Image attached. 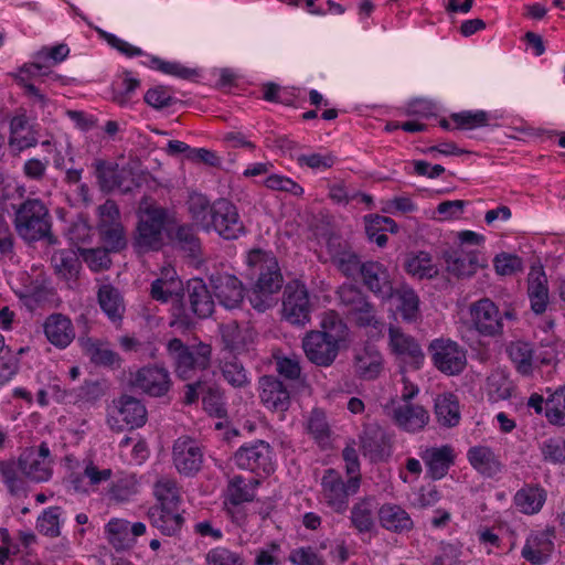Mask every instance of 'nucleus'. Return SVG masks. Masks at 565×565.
Instances as JSON below:
<instances>
[{
	"label": "nucleus",
	"instance_id": "1",
	"mask_svg": "<svg viewBox=\"0 0 565 565\" xmlns=\"http://www.w3.org/2000/svg\"><path fill=\"white\" fill-rule=\"evenodd\" d=\"M247 264L257 274V279L249 301L257 311H265L271 306V295L282 286V276L277 259L263 250H252Z\"/></svg>",
	"mask_w": 565,
	"mask_h": 565
},
{
	"label": "nucleus",
	"instance_id": "2",
	"mask_svg": "<svg viewBox=\"0 0 565 565\" xmlns=\"http://www.w3.org/2000/svg\"><path fill=\"white\" fill-rule=\"evenodd\" d=\"M167 218L163 207L147 202L141 204L134 236V247L138 253L154 252L163 247Z\"/></svg>",
	"mask_w": 565,
	"mask_h": 565
},
{
	"label": "nucleus",
	"instance_id": "3",
	"mask_svg": "<svg viewBox=\"0 0 565 565\" xmlns=\"http://www.w3.org/2000/svg\"><path fill=\"white\" fill-rule=\"evenodd\" d=\"M320 501L331 511L343 514L349 508L350 497L359 492L361 476L343 479L341 473L334 469H327L320 482Z\"/></svg>",
	"mask_w": 565,
	"mask_h": 565
},
{
	"label": "nucleus",
	"instance_id": "4",
	"mask_svg": "<svg viewBox=\"0 0 565 565\" xmlns=\"http://www.w3.org/2000/svg\"><path fill=\"white\" fill-rule=\"evenodd\" d=\"M14 225L21 238L36 242L50 234L51 217L47 207L39 199H28L15 211Z\"/></svg>",
	"mask_w": 565,
	"mask_h": 565
},
{
	"label": "nucleus",
	"instance_id": "5",
	"mask_svg": "<svg viewBox=\"0 0 565 565\" xmlns=\"http://www.w3.org/2000/svg\"><path fill=\"white\" fill-rule=\"evenodd\" d=\"M168 353L173 360L175 372L182 380L193 379L198 372L204 371L210 365L211 348L207 344H199L189 348L180 339H172L167 345Z\"/></svg>",
	"mask_w": 565,
	"mask_h": 565
},
{
	"label": "nucleus",
	"instance_id": "6",
	"mask_svg": "<svg viewBox=\"0 0 565 565\" xmlns=\"http://www.w3.org/2000/svg\"><path fill=\"white\" fill-rule=\"evenodd\" d=\"M468 317L471 329L479 335L486 338H497L502 335L504 329V318H512L510 311L502 313L499 307L489 298H481L470 303Z\"/></svg>",
	"mask_w": 565,
	"mask_h": 565
},
{
	"label": "nucleus",
	"instance_id": "7",
	"mask_svg": "<svg viewBox=\"0 0 565 565\" xmlns=\"http://www.w3.org/2000/svg\"><path fill=\"white\" fill-rule=\"evenodd\" d=\"M233 460L239 469L257 475L268 476L275 470L274 451L264 440L242 445L234 454Z\"/></svg>",
	"mask_w": 565,
	"mask_h": 565
},
{
	"label": "nucleus",
	"instance_id": "8",
	"mask_svg": "<svg viewBox=\"0 0 565 565\" xmlns=\"http://www.w3.org/2000/svg\"><path fill=\"white\" fill-rule=\"evenodd\" d=\"M147 420V409L136 397L122 395L113 401L108 413V424L114 430L141 427Z\"/></svg>",
	"mask_w": 565,
	"mask_h": 565
},
{
	"label": "nucleus",
	"instance_id": "9",
	"mask_svg": "<svg viewBox=\"0 0 565 565\" xmlns=\"http://www.w3.org/2000/svg\"><path fill=\"white\" fill-rule=\"evenodd\" d=\"M215 231L225 239H236L245 233L243 221L234 203L218 199L212 204V217L206 232Z\"/></svg>",
	"mask_w": 565,
	"mask_h": 565
},
{
	"label": "nucleus",
	"instance_id": "10",
	"mask_svg": "<svg viewBox=\"0 0 565 565\" xmlns=\"http://www.w3.org/2000/svg\"><path fill=\"white\" fill-rule=\"evenodd\" d=\"M130 385L136 391L152 397L164 396L171 388L169 371L157 364H148L131 373Z\"/></svg>",
	"mask_w": 565,
	"mask_h": 565
},
{
	"label": "nucleus",
	"instance_id": "11",
	"mask_svg": "<svg viewBox=\"0 0 565 565\" xmlns=\"http://www.w3.org/2000/svg\"><path fill=\"white\" fill-rule=\"evenodd\" d=\"M307 359L317 366L328 367L337 359L343 342L318 331H310L302 338Z\"/></svg>",
	"mask_w": 565,
	"mask_h": 565
},
{
	"label": "nucleus",
	"instance_id": "12",
	"mask_svg": "<svg viewBox=\"0 0 565 565\" xmlns=\"http://www.w3.org/2000/svg\"><path fill=\"white\" fill-rule=\"evenodd\" d=\"M338 292L341 302L349 308V313L359 326L382 329L383 323L377 319L374 307L361 291L351 285H343Z\"/></svg>",
	"mask_w": 565,
	"mask_h": 565
},
{
	"label": "nucleus",
	"instance_id": "13",
	"mask_svg": "<svg viewBox=\"0 0 565 565\" xmlns=\"http://www.w3.org/2000/svg\"><path fill=\"white\" fill-rule=\"evenodd\" d=\"M50 448L41 444L38 449H28L18 460V468L21 475L32 482H46L52 477V461Z\"/></svg>",
	"mask_w": 565,
	"mask_h": 565
},
{
	"label": "nucleus",
	"instance_id": "14",
	"mask_svg": "<svg viewBox=\"0 0 565 565\" xmlns=\"http://www.w3.org/2000/svg\"><path fill=\"white\" fill-rule=\"evenodd\" d=\"M429 350L435 366L446 374H458L466 366V353L455 341L436 339Z\"/></svg>",
	"mask_w": 565,
	"mask_h": 565
},
{
	"label": "nucleus",
	"instance_id": "15",
	"mask_svg": "<svg viewBox=\"0 0 565 565\" xmlns=\"http://www.w3.org/2000/svg\"><path fill=\"white\" fill-rule=\"evenodd\" d=\"M172 460L177 470L184 476H194L203 463V452L199 444L186 437L178 438L172 448Z\"/></svg>",
	"mask_w": 565,
	"mask_h": 565
},
{
	"label": "nucleus",
	"instance_id": "16",
	"mask_svg": "<svg viewBox=\"0 0 565 565\" xmlns=\"http://www.w3.org/2000/svg\"><path fill=\"white\" fill-rule=\"evenodd\" d=\"M284 316L292 324H305L309 321L310 303L305 285L295 281L285 290Z\"/></svg>",
	"mask_w": 565,
	"mask_h": 565
},
{
	"label": "nucleus",
	"instance_id": "17",
	"mask_svg": "<svg viewBox=\"0 0 565 565\" xmlns=\"http://www.w3.org/2000/svg\"><path fill=\"white\" fill-rule=\"evenodd\" d=\"M447 271L458 278L470 277L483 266L477 248L456 247L445 255Z\"/></svg>",
	"mask_w": 565,
	"mask_h": 565
},
{
	"label": "nucleus",
	"instance_id": "18",
	"mask_svg": "<svg viewBox=\"0 0 565 565\" xmlns=\"http://www.w3.org/2000/svg\"><path fill=\"white\" fill-rule=\"evenodd\" d=\"M220 331L225 349L238 354L248 351L256 338L254 328L248 323L231 321L222 324Z\"/></svg>",
	"mask_w": 565,
	"mask_h": 565
},
{
	"label": "nucleus",
	"instance_id": "19",
	"mask_svg": "<svg viewBox=\"0 0 565 565\" xmlns=\"http://www.w3.org/2000/svg\"><path fill=\"white\" fill-rule=\"evenodd\" d=\"M553 537L554 533L548 529L531 532L522 548V557L534 565L547 562L554 550Z\"/></svg>",
	"mask_w": 565,
	"mask_h": 565
},
{
	"label": "nucleus",
	"instance_id": "20",
	"mask_svg": "<svg viewBox=\"0 0 565 565\" xmlns=\"http://www.w3.org/2000/svg\"><path fill=\"white\" fill-rule=\"evenodd\" d=\"M365 286L377 297L391 299L393 284L387 268L379 262H366L360 268Z\"/></svg>",
	"mask_w": 565,
	"mask_h": 565
},
{
	"label": "nucleus",
	"instance_id": "21",
	"mask_svg": "<svg viewBox=\"0 0 565 565\" xmlns=\"http://www.w3.org/2000/svg\"><path fill=\"white\" fill-rule=\"evenodd\" d=\"M214 296L226 309L239 307L244 299L242 282L233 275H217L211 278Z\"/></svg>",
	"mask_w": 565,
	"mask_h": 565
},
{
	"label": "nucleus",
	"instance_id": "22",
	"mask_svg": "<svg viewBox=\"0 0 565 565\" xmlns=\"http://www.w3.org/2000/svg\"><path fill=\"white\" fill-rule=\"evenodd\" d=\"M390 344L393 352L411 367L417 370L424 362V353L414 338L396 328H390Z\"/></svg>",
	"mask_w": 565,
	"mask_h": 565
},
{
	"label": "nucleus",
	"instance_id": "23",
	"mask_svg": "<svg viewBox=\"0 0 565 565\" xmlns=\"http://www.w3.org/2000/svg\"><path fill=\"white\" fill-rule=\"evenodd\" d=\"M392 418L399 428L409 433H416L428 424L429 413L422 405L403 403L393 406Z\"/></svg>",
	"mask_w": 565,
	"mask_h": 565
},
{
	"label": "nucleus",
	"instance_id": "24",
	"mask_svg": "<svg viewBox=\"0 0 565 565\" xmlns=\"http://www.w3.org/2000/svg\"><path fill=\"white\" fill-rule=\"evenodd\" d=\"M47 341L58 349L67 348L75 339V329L72 320L62 315H50L43 324Z\"/></svg>",
	"mask_w": 565,
	"mask_h": 565
},
{
	"label": "nucleus",
	"instance_id": "25",
	"mask_svg": "<svg viewBox=\"0 0 565 565\" xmlns=\"http://www.w3.org/2000/svg\"><path fill=\"white\" fill-rule=\"evenodd\" d=\"M419 456L427 467L428 475L439 480L444 478L455 460V452L451 446L427 447L422 449Z\"/></svg>",
	"mask_w": 565,
	"mask_h": 565
},
{
	"label": "nucleus",
	"instance_id": "26",
	"mask_svg": "<svg viewBox=\"0 0 565 565\" xmlns=\"http://www.w3.org/2000/svg\"><path fill=\"white\" fill-rule=\"evenodd\" d=\"M259 397L269 409L284 412L290 403V395L286 386L276 377L266 375L259 380Z\"/></svg>",
	"mask_w": 565,
	"mask_h": 565
},
{
	"label": "nucleus",
	"instance_id": "27",
	"mask_svg": "<svg viewBox=\"0 0 565 565\" xmlns=\"http://www.w3.org/2000/svg\"><path fill=\"white\" fill-rule=\"evenodd\" d=\"M377 503L374 497L359 498L350 510L351 526L359 533H370L375 527Z\"/></svg>",
	"mask_w": 565,
	"mask_h": 565
},
{
	"label": "nucleus",
	"instance_id": "28",
	"mask_svg": "<svg viewBox=\"0 0 565 565\" xmlns=\"http://www.w3.org/2000/svg\"><path fill=\"white\" fill-rule=\"evenodd\" d=\"M151 524L164 535L177 534L183 524V518L179 507H166L154 504L148 511Z\"/></svg>",
	"mask_w": 565,
	"mask_h": 565
},
{
	"label": "nucleus",
	"instance_id": "29",
	"mask_svg": "<svg viewBox=\"0 0 565 565\" xmlns=\"http://www.w3.org/2000/svg\"><path fill=\"white\" fill-rule=\"evenodd\" d=\"M527 295L531 303V309L541 315L546 310L548 305V287L547 277L541 267H534L530 270L527 276Z\"/></svg>",
	"mask_w": 565,
	"mask_h": 565
},
{
	"label": "nucleus",
	"instance_id": "30",
	"mask_svg": "<svg viewBox=\"0 0 565 565\" xmlns=\"http://www.w3.org/2000/svg\"><path fill=\"white\" fill-rule=\"evenodd\" d=\"M546 501V491L533 484H525L513 497L515 509L526 515L539 513Z\"/></svg>",
	"mask_w": 565,
	"mask_h": 565
},
{
	"label": "nucleus",
	"instance_id": "31",
	"mask_svg": "<svg viewBox=\"0 0 565 565\" xmlns=\"http://www.w3.org/2000/svg\"><path fill=\"white\" fill-rule=\"evenodd\" d=\"M434 412L439 425L455 427L461 418L458 397L450 392L438 394L434 399Z\"/></svg>",
	"mask_w": 565,
	"mask_h": 565
},
{
	"label": "nucleus",
	"instance_id": "32",
	"mask_svg": "<svg viewBox=\"0 0 565 565\" xmlns=\"http://www.w3.org/2000/svg\"><path fill=\"white\" fill-rule=\"evenodd\" d=\"M381 525L392 532L402 533L413 529V520L409 514L399 505L384 503L377 510Z\"/></svg>",
	"mask_w": 565,
	"mask_h": 565
},
{
	"label": "nucleus",
	"instance_id": "33",
	"mask_svg": "<svg viewBox=\"0 0 565 565\" xmlns=\"http://www.w3.org/2000/svg\"><path fill=\"white\" fill-rule=\"evenodd\" d=\"M383 370L382 354L374 347H364L356 351L354 371L364 380L376 379Z\"/></svg>",
	"mask_w": 565,
	"mask_h": 565
},
{
	"label": "nucleus",
	"instance_id": "34",
	"mask_svg": "<svg viewBox=\"0 0 565 565\" xmlns=\"http://www.w3.org/2000/svg\"><path fill=\"white\" fill-rule=\"evenodd\" d=\"M38 143L36 132L24 116H15L10 121L9 146L12 151H23Z\"/></svg>",
	"mask_w": 565,
	"mask_h": 565
},
{
	"label": "nucleus",
	"instance_id": "35",
	"mask_svg": "<svg viewBox=\"0 0 565 565\" xmlns=\"http://www.w3.org/2000/svg\"><path fill=\"white\" fill-rule=\"evenodd\" d=\"M469 463L481 475L493 477L501 471V463L494 451L488 446H475L467 452Z\"/></svg>",
	"mask_w": 565,
	"mask_h": 565
},
{
	"label": "nucleus",
	"instance_id": "36",
	"mask_svg": "<svg viewBox=\"0 0 565 565\" xmlns=\"http://www.w3.org/2000/svg\"><path fill=\"white\" fill-rule=\"evenodd\" d=\"M395 301L396 311L399 312L404 321L415 322L419 316V297L409 286H402L396 290L393 289L391 297Z\"/></svg>",
	"mask_w": 565,
	"mask_h": 565
},
{
	"label": "nucleus",
	"instance_id": "37",
	"mask_svg": "<svg viewBox=\"0 0 565 565\" xmlns=\"http://www.w3.org/2000/svg\"><path fill=\"white\" fill-rule=\"evenodd\" d=\"M95 173L103 190L114 191L120 190L127 192L130 190L129 185L124 184V178L129 174L125 170H119L117 166L97 160L95 163Z\"/></svg>",
	"mask_w": 565,
	"mask_h": 565
},
{
	"label": "nucleus",
	"instance_id": "38",
	"mask_svg": "<svg viewBox=\"0 0 565 565\" xmlns=\"http://www.w3.org/2000/svg\"><path fill=\"white\" fill-rule=\"evenodd\" d=\"M189 301L192 311L199 318H207L214 310V301L205 284L201 279H192L188 284Z\"/></svg>",
	"mask_w": 565,
	"mask_h": 565
},
{
	"label": "nucleus",
	"instance_id": "39",
	"mask_svg": "<svg viewBox=\"0 0 565 565\" xmlns=\"http://www.w3.org/2000/svg\"><path fill=\"white\" fill-rule=\"evenodd\" d=\"M507 353L521 375L530 376L533 374L534 351L529 342L513 341L507 347Z\"/></svg>",
	"mask_w": 565,
	"mask_h": 565
},
{
	"label": "nucleus",
	"instance_id": "40",
	"mask_svg": "<svg viewBox=\"0 0 565 565\" xmlns=\"http://www.w3.org/2000/svg\"><path fill=\"white\" fill-rule=\"evenodd\" d=\"M404 267L408 275L417 279H431L438 275V266L427 252L408 255Z\"/></svg>",
	"mask_w": 565,
	"mask_h": 565
},
{
	"label": "nucleus",
	"instance_id": "41",
	"mask_svg": "<svg viewBox=\"0 0 565 565\" xmlns=\"http://www.w3.org/2000/svg\"><path fill=\"white\" fill-rule=\"evenodd\" d=\"M329 253L334 266L345 276L351 277L360 270V259L358 255L347 244L329 243Z\"/></svg>",
	"mask_w": 565,
	"mask_h": 565
},
{
	"label": "nucleus",
	"instance_id": "42",
	"mask_svg": "<svg viewBox=\"0 0 565 565\" xmlns=\"http://www.w3.org/2000/svg\"><path fill=\"white\" fill-rule=\"evenodd\" d=\"M98 303L113 322L121 320L125 305L120 292L111 285H102L98 289Z\"/></svg>",
	"mask_w": 565,
	"mask_h": 565
},
{
	"label": "nucleus",
	"instance_id": "43",
	"mask_svg": "<svg viewBox=\"0 0 565 565\" xmlns=\"http://www.w3.org/2000/svg\"><path fill=\"white\" fill-rule=\"evenodd\" d=\"M258 483L259 481L255 478L245 479L242 476H234L228 481L226 498L233 504L249 502L255 497Z\"/></svg>",
	"mask_w": 565,
	"mask_h": 565
},
{
	"label": "nucleus",
	"instance_id": "44",
	"mask_svg": "<svg viewBox=\"0 0 565 565\" xmlns=\"http://www.w3.org/2000/svg\"><path fill=\"white\" fill-rule=\"evenodd\" d=\"M129 530L130 522L122 519L110 520L105 527L109 544L117 551L131 548L135 545V540Z\"/></svg>",
	"mask_w": 565,
	"mask_h": 565
},
{
	"label": "nucleus",
	"instance_id": "45",
	"mask_svg": "<svg viewBox=\"0 0 565 565\" xmlns=\"http://www.w3.org/2000/svg\"><path fill=\"white\" fill-rule=\"evenodd\" d=\"M64 523V513L60 507H49L36 520L38 531L49 537H57Z\"/></svg>",
	"mask_w": 565,
	"mask_h": 565
},
{
	"label": "nucleus",
	"instance_id": "46",
	"mask_svg": "<svg viewBox=\"0 0 565 565\" xmlns=\"http://www.w3.org/2000/svg\"><path fill=\"white\" fill-rule=\"evenodd\" d=\"M175 271L173 269H166L163 277L158 278L152 282L151 296L153 299L167 302L173 296H178L181 288V281L174 278Z\"/></svg>",
	"mask_w": 565,
	"mask_h": 565
},
{
	"label": "nucleus",
	"instance_id": "47",
	"mask_svg": "<svg viewBox=\"0 0 565 565\" xmlns=\"http://www.w3.org/2000/svg\"><path fill=\"white\" fill-rule=\"evenodd\" d=\"M487 391L493 402L504 401L511 397L513 383L504 371L495 370L487 379Z\"/></svg>",
	"mask_w": 565,
	"mask_h": 565
},
{
	"label": "nucleus",
	"instance_id": "48",
	"mask_svg": "<svg viewBox=\"0 0 565 565\" xmlns=\"http://www.w3.org/2000/svg\"><path fill=\"white\" fill-rule=\"evenodd\" d=\"M85 353L90 361L98 365L104 366H120L121 359L118 353L114 352L106 344L87 340L84 343Z\"/></svg>",
	"mask_w": 565,
	"mask_h": 565
},
{
	"label": "nucleus",
	"instance_id": "49",
	"mask_svg": "<svg viewBox=\"0 0 565 565\" xmlns=\"http://www.w3.org/2000/svg\"><path fill=\"white\" fill-rule=\"evenodd\" d=\"M188 209L193 222L206 232L212 217V204L207 198L198 193L190 195Z\"/></svg>",
	"mask_w": 565,
	"mask_h": 565
},
{
	"label": "nucleus",
	"instance_id": "50",
	"mask_svg": "<svg viewBox=\"0 0 565 565\" xmlns=\"http://www.w3.org/2000/svg\"><path fill=\"white\" fill-rule=\"evenodd\" d=\"M153 494L158 505L179 507L180 491L177 482L171 478H160L154 483Z\"/></svg>",
	"mask_w": 565,
	"mask_h": 565
},
{
	"label": "nucleus",
	"instance_id": "51",
	"mask_svg": "<svg viewBox=\"0 0 565 565\" xmlns=\"http://www.w3.org/2000/svg\"><path fill=\"white\" fill-rule=\"evenodd\" d=\"M143 64L150 68L157 70L163 74L188 79L195 75V72L183 66L179 62L164 61L158 56L148 55Z\"/></svg>",
	"mask_w": 565,
	"mask_h": 565
},
{
	"label": "nucleus",
	"instance_id": "52",
	"mask_svg": "<svg viewBox=\"0 0 565 565\" xmlns=\"http://www.w3.org/2000/svg\"><path fill=\"white\" fill-rule=\"evenodd\" d=\"M307 430L321 447L329 444L330 427L322 411L313 409L310 413L307 420Z\"/></svg>",
	"mask_w": 565,
	"mask_h": 565
},
{
	"label": "nucleus",
	"instance_id": "53",
	"mask_svg": "<svg viewBox=\"0 0 565 565\" xmlns=\"http://www.w3.org/2000/svg\"><path fill=\"white\" fill-rule=\"evenodd\" d=\"M31 102L34 111L41 116L42 120H50L56 110L55 104L46 97L36 86H28L24 92Z\"/></svg>",
	"mask_w": 565,
	"mask_h": 565
},
{
	"label": "nucleus",
	"instance_id": "54",
	"mask_svg": "<svg viewBox=\"0 0 565 565\" xmlns=\"http://www.w3.org/2000/svg\"><path fill=\"white\" fill-rule=\"evenodd\" d=\"M320 326L321 330H317L318 332L332 337L340 342H345L348 329L337 312H324Z\"/></svg>",
	"mask_w": 565,
	"mask_h": 565
},
{
	"label": "nucleus",
	"instance_id": "55",
	"mask_svg": "<svg viewBox=\"0 0 565 565\" xmlns=\"http://www.w3.org/2000/svg\"><path fill=\"white\" fill-rule=\"evenodd\" d=\"M49 68L47 63H42L36 58H33L31 63L23 64L14 74V77L18 84L23 87L24 92L28 90V86H35L31 83V79L46 75V70Z\"/></svg>",
	"mask_w": 565,
	"mask_h": 565
},
{
	"label": "nucleus",
	"instance_id": "56",
	"mask_svg": "<svg viewBox=\"0 0 565 565\" xmlns=\"http://www.w3.org/2000/svg\"><path fill=\"white\" fill-rule=\"evenodd\" d=\"M546 417L552 424L565 425V387L555 391L546 401Z\"/></svg>",
	"mask_w": 565,
	"mask_h": 565
},
{
	"label": "nucleus",
	"instance_id": "57",
	"mask_svg": "<svg viewBox=\"0 0 565 565\" xmlns=\"http://www.w3.org/2000/svg\"><path fill=\"white\" fill-rule=\"evenodd\" d=\"M543 459L554 465L565 463V440L561 437H551L540 446Z\"/></svg>",
	"mask_w": 565,
	"mask_h": 565
},
{
	"label": "nucleus",
	"instance_id": "58",
	"mask_svg": "<svg viewBox=\"0 0 565 565\" xmlns=\"http://www.w3.org/2000/svg\"><path fill=\"white\" fill-rule=\"evenodd\" d=\"M450 120L455 124V128L471 130L486 126L488 122V115L482 110L477 111H461L450 116Z\"/></svg>",
	"mask_w": 565,
	"mask_h": 565
},
{
	"label": "nucleus",
	"instance_id": "59",
	"mask_svg": "<svg viewBox=\"0 0 565 565\" xmlns=\"http://www.w3.org/2000/svg\"><path fill=\"white\" fill-rule=\"evenodd\" d=\"M78 253L93 271H100L110 266L109 252L105 248H84L78 246Z\"/></svg>",
	"mask_w": 565,
	"mask_h": 565
},
{
	"label": "nucleus",
	"instance_id": "60",
	"mask_svg": "<svg viewBox=\"0 0 565 565\" xmlns=\"http://www.w3.org/2000/svg\"><path fill=\"white\" fill-rule=\"evenodd\" d=\"M206 565H244V558L239 553L230 548L217 546L205 555Z\"/></svg>",
	"mask_w": 565,
	"mask_h": 565
},
{
	"label": "nucleus",
	"instance_id": "61",
	"mask_svg": "<svg viewBox=\"0 0 565 565\" xmlns=\"http://www.w3.org/2000/svg\"><path fill=\"white\" fill-rule=\"evenodd\" d=\"M139 490V483L135 475L120 478L113 483L109 494L116 501H127Z\"/></svg>",
	"mask_w": 565,
	"mask_h": 565
},
{
	"label": "nucleus",
	"instance_id": "62",
	"mask_svg": "<svg viewBox=\"0 0 565 565\" xmlns=\"http://www.w3.org/2000/svg\"><path fill=\"white\" fill-rule=\"evenodd\" d=\"M221 370L225 381L234 387H244L249 383L246 370L236 359L225 361Z\"/></svg>",
	"mask_w": 565,
	"mask_h": 565
},
{
	"label": "nucleus",
	"instance_id": "63",
	"mask_svg": "<svg viewBox=\"0 0 565 565\" xmlns=\"http://www.w3.org/2000/svg\"><path fill=\"white\" fill-rule=\"evenodd\" d=\"M0 472L9 492L19 495L24 491V480L17 463H1Z\"/></svg>",
	"mask_w": 565,
	"mask_h": 565
},
{
	"label": "nucleus",
	"instance_id": "64",
	"mask_svg": "<svg viewBox=\"0 0 565 565\" xmlns=\"http://www.w3.org/2000/svg\"><path fill=\"white\" fill-rule=\"evenodd\" d=\"M254 565H281V546L277 542H270L254 552Z\"/></svg>",
	"mask_w": 565,
	"mask_h": 565
}]
</instances>
